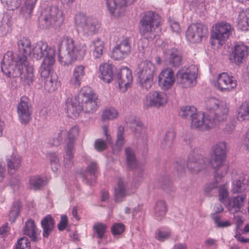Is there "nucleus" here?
<instances>
[{"instance_id": "f257e3e1", "label": "nucleus", "mask_w": 249, "mask_h": 249, "mask_svg": "<svg viewBox=\"0 0 249 249\" xmlns=\"http://www.w3.org/2000/svg\"><path fill=\"white\" fill-rule=\"evenodd\" d=\"M18 53L8 51L3 57L1 62L2 71L8 77H18L21 73V67L22 65H15V64H22L28 62L27 56L31 54V42L29 39L23 38L18 42Z\"/></svg>"}, {"instance_id": "f03ea898", "label": "nucleus", "mask_w": 249, "mask_h": 249, "mask_svg": "<svg viewBox=\"0 0 249 249\" xmlns=\"http://www.w3.org/2000/svg\"><path fill=\"white\" fill-rule=\"evenodd\" d=\"M58 59L64 65L71 64L76 60H81L86 54L85 44L75 43L74 40L64 36L58 41Z\"/></svg>"}, {"instance_id": "7ed1b4c3", "label": "nucleus", "mask_w": 249, "mask_h": 249, "mask_svg": "<svg viewBox=\"0 0 249 249\" xmlns=\"http://www.w3.org/2000/svg\"><path fill=\"white\" fill-rule=\"evenodd\" d=\"M226 154L227 146L225 142H219L213 146L210 164L215 171V177L224 176L227 173L228 167L225 164Z\"/></svg>"}, {"instance_id": "20e7f679", "label": "nucleus", "mask_w": 249, "mask_h": 249, "mask_svg": "<svg viewBox=\"0 0 249 249\" xmlns=\"http://www.w3.org/2000/svg\"><path fill=\"white\" fill-rule=\"evenodd\" d=\"M161 23L160 16L155 12L148 11L144 13L140 20V32L148 40H153L156 37L155 30Z\"/></svg>"}, {"instance_id": "39448f33", "label": "nucleus", "mask_w": 249, "mask_h": 249, "mask_svg": "<svg viewBox=\"0 0 249 249\" xmlns=\"http://www.w3.org/2000/svg\"><path fill=\"white\" fill-rule=\"evenodd\" d=\"M81 104V110L87 113L94 112L99 103L97 95L94 93L89 87L82 88L80 92L75 96Z\"/></svg>"}, {"instance_id": "423d86ee", "label": "nucleus", "mask_w": 249, "mask_h": 249, "mask_svg": "<svg viewBox=\"0 0 249 249\" xmlns=\"http://www.w3.org/2000/svg\"><path fill=\"white\" fill-rule=\"evenodd\" d=\"M155 72V65L149 61H142L139 65L137 74L142 88L147 90L151 88Z\"/></svg>"}, {"instance_id": "0eeeda50", "label": "nucleus", "mask_w": 249, "mask_h": 249, "mask_svg": "<svg viewBox=\"0 0 249 249\" xmlns=\"http://www.w3.org/2000/svg\"><path fill=\"white\" fill-rule=\"evenodd\" d=\"M233 28L231 24L225 21L215 23L212 28L210 43L212 45L216 44L222 45L232 33Z\"/></svg>"}, {"instance_id": "6e6552de", "label": "nucleus", "mask_w": 249, "mask_h": 249, "mask_svg": "<svg viewBox=\"0 0 249 249\" xmlns=\"http://www.w3.org/2000/svg\"><path fill=\"white\" fill-rule=\"evenodd\" d=\"M207 108L209 111L208 115H211L215 120V124L227 119L229 110L225 103L212 98L207 102Z\"/></svg>"}, {"instance_id": "1a4fd4ad", "label": "nucleus", "mask_w": 249, "mask_h": 249, "mask_svg": "<svg viewBox=\"0 0 249 249\" xmlns=\"http://www.w3.org/2000/svg\"><path fill=\"white\" fill-rule=\"evenodd\" d=\"M75 24L78 29H81L83 34L88 36L96 34L100 28L96 19L81 14L75 16Z\"/></svg>"}, {"instance_id": "9d476101", "label": "nucleus", "mask_w": 249, "mask_h": 249, "mask_svg": "<svg viewBox=\"0 0 249 249\" xmlns=\"http://www.w3.org/2000/svg\"><path fill=\"white\" fill-rule=\"evenodd\" d=\"M62 16V12L56 6L46 7L39 17V24L43 29L53 27L55 22Z\"/></svg>"}, {"instance_id": "9b49d317", "label": "nucleus", "mask_w": 249, "mask_h": 249, "mask_svg": "<svg viewBox=\"0 0 249 249\" xmlns=\"http://www.w3.org/2000/svg\"><path fill=\"white\" fill-rule=\"evenodd\" d=\"M215 121L211 115L204 113H196L191 118V127L192 129L205 131L214 127Z\"/></svg>"}, {"instance_id": "f8f14e48", "label": "nucleus", "mask_w": 249, "mask_h": 249, "mask_svg": "<svg viewBox=\"0 0 249 249\" xmlns=\"http://www.w3.org/2000/svg\"><path fill=\"white\" fill-rule=\"evenodd\" d=\"M55 49L49 47L45 42L39 41L32 49L31 53L34 57L39 60L44 57V60H55Z\"/></svg>"}, {"instance_id": "ddd939ff", "label": "nucleus", "mask_w": 249, "mask_h": 249, "mask_svg": "<svg viewBox=\"0 0 249 249\" xmlns=\"http://www.w3.org/2000/svg\"><path fill=\"white\" fill-rule=\"evenodd\" d=\"M207 34V29L201 23L193 24L188 27L186 31L187 39L191 43L200 42Z\"/></svg>"}, {"instance_id": "4468645a", "label": "nucleus", "mask_w": 249, "mask_h": 249, "mask_svg": "<svg viewBox=\"0 0 249 249\" xmlns=\"http://www.w3.org/2000/svg\"><path fill=\"white\" fill-rule=\"evenodd\" d=\"M177 75L178 83L183 88H190L196 84L197 75L194 66L189 67L185 71H178Z\"/></svg>"}, {"instance_id": "2eb2a0df", "label": "nucleus", "mask_w": 249, "mask_h": 249, "mask_svg": "<svg viewBox=\"0 0 249 249\" xmlns=\"http://www.w3.org/2000/svg\"><path fill=\"white\" fill-rule=\"evenodd\" d=\"M214 85L221 91L230 92L236 87L237 81L233 76L223 72L218 74Z\"/></svg>"}, {"instance_id": "dca6fc26", "label": "nucleus", "mask_w": 249, "mask_h": 249, "mask_svg": "<svg viewBox=\"0 0 249 249\" xmlns=\"http://www.w3.org/2000/svg\"><path fill=\"white\" fill-rule=\"evenodd\" d=\"M208 160L200 154L190 156L187 163L188 169L193 174H197L205 169L208 165Z\"/></svg>"}, {"instance_id": "f3484780", "label": "nucleus", "mask_w": 249, "mask_h": 249, "mask_svg": "<svg viewBox=\"0 0 249 249\" xmlns=\"http://www.w3.org/2000/svg\"><path fill=\"white\" fill-rule=\"evenodd\" d=\"M18 114L22 124H26L31 119L32 107L30 100L26 96L20 99L17 107Z\"/></svg>"}, {"instance_id": "a211bd4d", "label": "nucleus", "mask_w": 249, "mask_h": 249, "mask_svg": "<svg viewBox=\"0 0 249 249\" xmlns=\"http://www.w3.org/2000/svg\"><path fill=\"white\" fill-rule=\"evenodd\" d=\"M22 65L20 69L21 73L18 76H21L20 79L24 85L30 86L33 84L35 80V74L33 66L29 62L23 63L22 64H15V65Z\"/></svg>"}, {"instance_id": "6ab92c4d", "label": "nucleus", "mask_w": 249, "mask_h": 249, "mask_svg": "<svg viewBox=\"0 0 249 249\" xmlns=\"http://www.w3.org/2000/svg\"><path fill=\"white\" fill-rule=\"evenodd\" d=\"M249 54V48L243 44H236L230 54V60L237 65L243 62Z\"/></svg>"}, {"instance_id": "aec40b11", "label": "nucleus", "mask_w": 249, "mask_h": 249, "mask_svg": "<svg viewBox=\"0 0 249 249\" xmlns=\"http://www.w3.org/2000/svg\"><path fill=\"white\" fill-rule=\"evenodd\" d=\"M174 73L172 69L163 70L159 75V84L163 89H170L175 83Z\"/></svg>"}, {"instance_id": "412c9836", "label": "nucleus", "mask_w": 249, "mask_h": 249, "mask_svg": "<svg viewBox=\"0 0 249 249\" xmlns=\"http://www.w3.org/2000/svg\"><path fill=\"white\" fill-rule=\"evenodd\" d=\"M131 47L128 38H125L112 51V57L115 60H121L130 53Z\"/></svg>"}, {"instance_id": "4be33fe9", "label": "nucleus", "mask_w": 249, "mask_h": 249, "mask_svg": "<svg viewBox=\"0 0 249 249\" xmlns=\"http://www.w3.org/2000/svg\"><path fill=\"white\" fill-rule=\"evenodd\" d=\"M116 78L120 89L124 88V91L129 87L133 78L131 71L127 68H123L118 72Z\"/></svg>"}, {"instance_id": "5701e85b", "label": "nucleus", "mask_w": 249, "mask_h": 249, "mask_svg": "<svg viewBox=\"0 0 249 249\" xmlns=\"http://www.w3.org/2000/svg\"><path fill=\"white\" fill-rule=\"evenodd\" d=\"M165 57L169 63L174 67H178L182 64V56L180 51L175 48L167 50L164 53Z\"/></svg>"}, {"instance_id": "b1692460", "label": "nucleus", "mask_w": 249, "mask_h": 249, "mask_svg": "<svg viewBox=\"0 0 249 249\" xmlns=\"http://www.w3.org/2000/svg\"><path fill=\"white\" fill-rule=\"evenodd\" d=\"M150 105L156 107L164 106L167 102L166 94L161 91H155L149 95Z\"/></svg>"}, {"instance_id": "393cba45", "label": "nucleus", "mask_w": 249, "mask_h": 249, "mask_svg": "<svg viewBox=\"0 0 249 249\" xmlns=\"http://www.w3.org/2000/svg\"><path fill=\"white\" fill-rule=\"evenodd\" d=\"M85 74V66L82 65L76 66L73 70L72 75L70 84L75 88L79 87Z\"/></svg>"}, {"instance_id": "a878e982", "label": "nucleus", "mask_w": 249, "mask_h": 249, "mask_svg": "<svg viewBox=\"0 0 249 249\" xmlns=\"http://www.w3.org/2000/svg\"><path fill=\"white\" fill-rule=\"evenodd\" d=\"M114 66L107 63H104L100 65L99 77L105 82L110 83L114 77Z\"/></svg>"}, {"instance_id": "bb28decb", "label": "nucleus", "mask_w": 249, "mask_h": 249, "mask_svg": "<svg viewBox=\"0 0 249 249\" xmlns=\"http://www.w3.org/2000/svg\"><path fill=\"white\" fill-rule=\"evenodd\" d=\"M136 0H107V7L111 14L120 12L122 8L131 5Z\"/></svg>"}, {"instance_id": "cd10ccee", "label": "nucleus", "mask_w": 249, "mask_h": 249, "mask_svg": "<svg viewBox=\"0 0 249 249\" xmlns=\"http://www.w3.org/2000/svg\"><path fill=\"white\" fill-rule=\"evenodd\" d=\"M81 104L75 98L73 100L69 99L66 102V109L68 115L71 118L76 117L79 115V111L81 110Z\"/></svg>"}, {"instance_id": "c85d7f7f", "label": "nucleus", "mask_w": 249, "mask_h": 249, "mask_svg": "<svg viewBox=\"0 0 249 249\" xmlns=\"http://www.w3.org/2000/svg\"><path fill=\"white\" fill-rule=\"evenodd\" d=\"M97 168L98 166L96 163L91 162L87 167L85 172L84 177L87 183L90 185H93L96 181Z\"/></svg>"}, {"instance_id": "c756f323", "label": "nucleus", "mask_w": 249, "mask_h": 249, "mask_svg": "<svg viewBox=\"0 0 249 249\" xmlns=\"http://www.w3.org/2000/svg\"><path fill=\"white\" fill-rule=\"evenodd\" d=\"M127 182L124 178H119L118 183L115 188V201L116 202L122 201L123 198L125 196L126 193Z\"/></svg>"}, {"instance_id": "7c9ffc66", "label": "nucleus", "mask_w": 249, "mask_h": 249, "mask_svg": "<svg viewBox=\"0 0 249 249\" xmlns=\"http://www.w3.org/2000/svg\"><path fill=\"white\" fill-rule=\"evenodd\" d=\"M54 224V220L50 214L46 215L41 220V225L43 230V235L44 237H48L53 230Z\"/></svg>"}, {"instance_id": "2f4dec72", "label": "nucleus", "mask_w": 249, "mask_h": 249, "mask_svg": "<svg viewBox=\"0 0 249 249\" xmlns=\"http://www.w3.org/2000/svg\"><path fill=\"white\" fill-rule=\"evenodd\" d=\"M247 177H248L247 176H240L239 178L233 179L231 189L233 194L238 193L241 195L245 194L246 190L245 180Z\"/></svg>"}, {"instance_id": "473e14b6", "label": "nucleus", "mask_w": 249, "mask_h": 249, "mask_svg": "<svg viewBox=\"0 0 249 249\" xmlns=\"http://www.w3.org/2000/svg\"><path fill=\"white\" fill-rule=\"evenodd\" d=\"M11 18L7 13L0 15V35H6L11 31Z\"/></svg>"}, {"instance_id": "72a5a7b5", "label": "nucleus", "mask_w": 249, "mask_h": 249, "mask_svg": "<svg viewBox=\"0 0 249 249\" xmlns=\"http://www.w3.org/2000/svg\"><path fill=\"white\" fill-rule=\"evenodd\" d=\"M36 230L34 221L30 219L25 223L23 230V234L28 236L33 241H36L37 234Z\"/></svg>"}, {"instance_id": "f704fd0d", "label": "nucleus", "mask_w": 249, "mask_h": 249, "mask_svg": "<svg viewBox=\"0 0 249 249\" xmlns=\"http://www.w3.org/2000/svg\"><path fill=\"white\" fill-rule=\"evenodd\" d=\"M124 126H119L118 128L116 142L112 146V150L114 154H118L122 149L124 143Z\"/></svg>"}, {"instance_id": "c9c22d12", "label": "nucleus", "mask_w": 249, "mask_h": 249, "mask_svg": "<svg viewBox=\"0 0 249 249\" xmlns=\"http://www.w3.org/2000/svg\"><path fill=\"white\" fill-rule=\"evenodd\" d=\"M103 130L105 135L106 136V142L101 139H97L95 141L94 146L95 149L99 152L105 150L107 147V142L111 143V136L108 134V126L104 125L103 126Z\"/></svg>"}, {"instance_id": "e433bc0d", "label": "nucleus", "mask_w": 249, "mask_h": 249, "mask_svg": "<svg viewBox=\"0 0 249 249\" xmlns=\"http://www.w3.org/2000/svg\"><path fill=\"white\" fill-rule=\"evenodd\" d=\"M125 155L127 168L129 170L134 169L137 165V161L134 150L130 147L125 148Z\"/></svg>"}, {"instance_id": "4c0bfd02", "label": "nucleus", "mask_w": 249, "mask_h": 249, "mask_svg": "<svg viewBox=\"0 0 249 249\" xmlns=\"http://www.w3.org/2000/svg\"><path fill=\"white\" fill-rule=\"evenodd\" d=\"M8 171L11 174H13L15 171L20 166L21 162V158L15 154L12 155L7 160Z\"/></svg>"}, {"instance_id": "58836bf2", "label": "nucleus", "mask_w": 249, "mask_h": 249, "mask_svg": "<svg viewBox=\"0 0 249 249\" xmlns=\"http://www.w3.org/2000/svg\"><path fill=\"white\" fill-rule=\"evenodd\" d=\"M237 112V119L239 121H249V99L241 104Z\"/></svg>"}, {"instance_id": "ea45409f", "label": "nucleus", "mask_w": 249, "mask_h": 249, "mask_svg": "<svg viewBox=\"0 0 249 249\" xmlns=\"http://www.w3.org/2000/svg\"><path fill=\"white\" fill-rule=\"evenodd\" d=\"M56 77V75H51L44 80V88L48 92L54 91L60 86V83L57 81Z\"/></svg>"}, {"instance_id": "a19ab883", "label": "nucleus", "mask_w": 249, "mask_h": 249, "mask_svg": "<svg viewBox=\"0 0 249 249\" xmlns=\"http://www.w3.org/2000/svg\"><path fill=\"white\" fill-rule=\"evenodd\" d=\"M74 148H72V145L71 142L66 144L65 147V156L64 157V165L65 167L70 168L73 165L72 159L73 158Z\"/></svg>"}, {"instance_id": "79ce46f5", "label": "nucleus", "mask_w": 249, "mask_h": 249, "mask_svg": "<svg viewBox=\"0 0 249 249\" xmlns=\"http://www.w3.org/2000/svg\"><path fill=\"white\" fill-rule=\"evenodd\" d=\"M55 62L53 60H43V63L40 68V72L41 77L44 78V80L47 77H50V74L52 69V67Z\"/></svg>"}, {"instance_id": "37998d69", "label": "nucleus", "mask_w": 249, "mask_h": 249, "mask_svg": "<svg viewBox=\"0 0 249 249\" xmlns=\"http://www.w3.org/2000/svg\"><path fill=\"white\" fill-rule=\"evenodd\" d=\"M167 208L165 201L159 200L157 201L155 207V215L159 219L163 217L167 211Z\"/></svg>"}, {"instance_id": "c03bdc74", "label": "nucleus", "mask_w": 249, "mask_h": 249, "mask_svg": "<svg viewBox=\"0 0 249 249\" xmlns=\"http://www.w3.org/2000/svg\"><path fill=\"white\" fill-rule=\"evenodd\" d=\"M239 27L243 31L249 30V13L242 11L239 15Z\"/></svg>"}, {"instance_id": "a18cd8bd", "label": "nucleus", "mask_w": 249, "mask_h": 249, "mask_svg": "<svg viewBox=\"0 0 249 249\" xmlns=\"http://www.w3.org/2000/svg\"><path fill=\"white\" fill-rule=\"evenodd\" d=\"M215 171L214 170V177L215 180L211 183L206 184L204 186V192L206 196H211L213 191L216 189L217 187L218 183L224 176H217L215 177Z\"/></svg>"}, {"instance_id": "49530a36", "label": "nucleus", "mask_w": 249, "mask_h": 249, "mask_svg": "<svg viewBox=\"0 0 249 249\" xmlns=\"http://www.w3.org/2000/svg\"><path fill=\"white\" fill-rule=\"evenodd\" d=\"M45 183V180L38 176L32 177L29 179V187L35 190L40 189Z\"/></svg>"}, {"instance_id": "de8ad7c7", "label": "nucleus", "mask_w": 249, "mask_h": 249, "mask_svg": "<svg viewBox=\"0 0 249 249\" xmlns=\"http://www.w3.org/2000/svg\"><path fill=\"white\" fill-rule=\"evenodd\" d=\"M94 49L93 55L95 58H99L103 55V51L104 48V42L100 39H97L93 42Z\"/></svg>"}, {"instance_id": "09e8293b", "label": "nucleus", "mask_w": 249, "mask_h": 249, "mask_svg": "<svg viewBox=\"0 0 249 249\" xmlns=\"http://www.w3.org/2000/svg\"><path fill=\"white\" fill-rule=\"evenodd\" d=\"M196 109L193 106H186L180 108L179 115L183 119H186L188 117L191 118L196 113Z\"/></svg>"}, {"instance_id": "8fccbe9b", "label": "nucleus", "mask_w": 249, "mask_h": 249, "mask_svg": "<svg viewBox=\"0 0 249 249\" xmlns=\"http://www.w3.org/2000/svg\"><path fill=\"white\" fill-rule=\"evenodd\" d=\"M20 204L18 202H16L12 205L9 214V220L13 223L15 221L16 218L20 213Z\"/></svg>"}, {"instance_id": "3c124183", "label": "nucleus", "mask_w": 249, "mask_h": 249, "mask_svg": "<svg viewBox=\"0 0 249 249\" xmlns=\"http://www.w3.org/2000/svg\"><path fill=\"white\" fill-rule=\"evenodd\" d=\"M107 226L102 223H97L93 227V234H96L98 238H103L107 231Z\"/></svg>"}, {"instance_id": "603ef678", "label": "nucleus", "mask_w": 249, "mask_h": 249, "mask_svg": "<svg viewBox=\"0 0 249 249\" xmlns=\"http://www.w3.org/2000/svg\"><path fill=\"white\" fill-rule=\"evenodd\" d=\"M79 135V128L77 126L72 127L69 130L68 134V141L66 144L71 142L72 148H74V145L76 139Z\"/></svg>"}, {"instance_id": "864d4df0", "label": "nucleus", "mask_w": 249, "mask_h": 249, "mask_svg": "<svg viewBox=\"0 0 249 249\" xmlns=\"http://www.w3.org/2000/svg\"><path fill=\"white\" fill-rule=\"evenodd\" d=\"M37 0H25V8L22 10V14L26 18H30Z\"/></svg>"}, {"instance_id": "5fc2aeb1", "label": "nucleus", "mask_w": 249, "mask_h": 249, "mask_svg": "<svg viewBox=\"0 0 249 249\" xmlns=\"http://www.w3.org/2000/svg\"><path fill=\"white\" fill-rule=\"evenodd\" d=\"M118 116L117 110L113 107L108 108L105 110L102 114V120L105 121L106 120H112Z\"/></svg>"}, {"instance_id": "6e6d98bb", "label": "nucleus", "mask_w": 249, "mask_h": 249, "mask_svg": "<svg viewBox=\"0 0 249 249\" xmlns=\"http://www.w3.org/2000/svg\"><path fill=\"white\" fill-rule=\"evenodd\" d=\"M1 2L9 10H14L21 4L22 0H0Z\"/></svg>"}, {"instance_id": "4d7b16f0", "label": "nucleus", "mask_w": 249, "mask_h": 249, "mask_svg": "<svg viewBox=\"0 0 249 249\" xmlns=\"http://www.w3.org/2000/svg\"><path fill=\"white\" fill-rule=\"evenodd\" d=\"M219 199L220 202L224 203L229 196L227 184L220 185L218 188Z\"/></svg>"}, {"instance_id": "13d9d810", "label": "nucleus", "mask_w": 249, "mask_h": 249, "mask_svg": "<svg viewBox=\"0 0 249 249\" xmlns=\"http://www.w3.org/2000/svg\"><path fill=\"white\" fill-rule=\"evenodd\" d=\"M170 235L171 232L169 231L158 229L156 231L155 238L159 241L163 242L168 239Z\"/></svg>"}, {"instance_id": "bf43d9fd", "label": "nucleus", "mask_w": 249, "mask_h": 249, "mask_svg": "<svg viewBox=\"0 0 249 249\" xmlns=\"http://www.w3.org/2000/svg\"><path fill=\"white\" fill-rule=\"evenodd\" d=\"M15 249H30V242L27 238L21 237L18 240Z\"/></svg>"}, {"instance_id": "052dcab7", "label": "nucleus", "mask_w": 249, "mask_h": 249, "mask_svg": "<svg viewBox=\"0 0 249 249\" xmlns=\"http://www.w3.org/2000/svg\"><path fill=\"white\" fill-rule=\"evenodd\" d=\"M49 158L52 169H54V171L57 170L59 167V160L56 154L51 153L49 154Z\"/></svg>"}, {"instance_id": "680f3d73", "label": "nucleus", "mask_w": 249, "mask_h": 249, "mask_svg": "<svg viewBox=\"0 0 249 249\" xmlns=\"http://www.w3.org/2000/svg\"><path fill=\"white\" fill-rule=\"evenodd\" d=\"M111 230L114 235L121 234L124 231L125 226L122 223H115L112 226Z\"/></svg>"}, {"instance_id": "e2e57ef3", "label": "nucleus", "mask_w": 249, "mask_h": 249, "mask_svg": "<svg viewBox=\"0 0 249 249\" xmlns=\"http://www.w3.org/2000/svg\"><path fill=\"white\" fill-rule=\"evenodd\" d=\"M246 197L247 196L246 194H242L236 197H234L233 199V207L240 209L245 199L246 198Z\"/></svg>"}, {"instance_id": "0e129e2a", "label": "nucleus", "mask_w": 249, "mask_h": 249, "mask_svg": "<svg viewBox=\"0 0 249 249\" xmlns=\"http://www.w3.org/2000/svg\"><path fill=\"white\" fill-rule=\"evenodd\" d=\"M161 182V187L163 190L167 192H169L172 187V183L170 181L168 177L165 176L160 179Z\"/></svg>"}, {"instance_id": "69168bd1", "label": "nucleus", "mask_w": 249, "mask_h": 249, "mask_svg": "<svg viewBox=\"0 0 249 249\" xmlns=\"http://www.w3.org/2000/svg\"><path fill=\"white\" fill-rule=\"evenodd\" d=\"M126 122L127 123H129L130 124V126L131 128H134L135 129H136V126L142 127V124L139 119L135 116H132V119L130 120L126 119Z\"/></svg>"}, {"instance_id": "338daca9", "label": "nucleus", "mask_w": 249, "mask_h": 249, "mask_svg": "<svg viewBox=\"0 0 249 249\" xmlns=\"http://www.w3.org/2000/svg\"><path fill=\"white\" fill-rule=\"evenodd\" d=\"M175 132L173 130H170L166 132L164 139L167 141L168 145H173L174 140L175 138Z\"/></svg>"}, {"instance_id": "774afa93", "label": "nucleus", "mask_w": 249, "mask_h": 249, "mask_svg": "<svg viewBox=\"0 0 249 249\" xmlns=\"http://www.w3.org/2000/svg\"><path fill=\"white\" fill-rule=\"evenodd\" d=\"M143 175V171L142 169L137 170L135 171V177L133 179V181L135 183V186H136L137 183L142 180Z\"/></svg>"}]
</instances>
